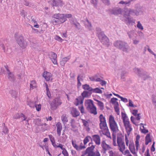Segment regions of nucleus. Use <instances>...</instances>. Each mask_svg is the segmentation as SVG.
<instances>
[{"label": "nucleus", "mask_w": 156, "mask_h": 156, "mask_svg": "<svg viewBox=\"0 0 156 156\" xmlns=\"http://www.w3.org/2000/svg\"><path fill=\"white\" fill-rule=\"evenodd\" d=\"M113 45L117 49L126 53H129L131 50L128 44L124 41L117 40L114 42Z\"/></svg>", "instance_id": "obj_1"}, {"label": "nucleus", "mask_w": 156, "mask_h": 156, "mask_svg": "<svg viewBox=\"0 0 156 156\" xmlns=\"http://www.w3.org/2000/svg\"><path fill=\"white\" fill-rule=\"evenodd\" d=\"M85 105L87 106L86 108L88 112L91 114L96 115L97 114L96 108L91 100H86L85 102Z\"/></svg>", "instance_id": "obj_2"}, {"label": "nucleus", "mask_w": 156, "mask_h": 156, "mask_svg": "<svg viewBox=\"0 0 156 156\" xmlns=\"http://www.w3.org/2000/svg\"><path fill=\"white\" fill-rule=\"evenodd\" d=\"M91 91L85 90L81 94V96H80L78 98H76V100L77 102L75 104L76 106H78L79 104H82L84 98L88 97L89 95H90L92 93Z\"/></svg>", "instance_id": "obj_3"}, {"label": "nucleus", "mask_w": 156, "mask_h": 156, "mask_svg": "<svg viewBox=\"0 0 156 156\" xmlns=\"http://www.w3.org/2000/svg\"><path fill=\"white\" fill-rule=\"evenodd\" d=\"M95 148V146L92 145L90 147H88L86 150L84 155L87 154V156H101L98 151L97 150L96 153L94 151Z\"/></svg>", "instance_id": "obj_4"}, {"label": "nucleus", "mask_w": 156, "mask_h": 156, "mask_svg": "<svg viewBox=\"0 0 156 156\" xmlns=\"http://www.w3.org/2000/svg\"><path fill=\"white\" fill-rule=\"evenodd\" d=\"M109 123L110 128L113 132H115L119 130L117 125L112 115H110Z\"/></svg>", "instance_id": "obj_5"}, {"label": "nucleus", "mask_w": 156, "mask_h": 156, "mask_svg": "<svg viewBox=\"0 0 156 156\" xmlns=\"http://www.w3.org/2000/svg\"><path fill=\"white\" fill-rule=\"evenodd\" d=\"M133 70L136 73L139 74V76L141 77L144 80L148 78H150L148 73L142 69L140 70V69L135 68L133 69Z\"/></svg>", "instance_id": "obj_6"}, {"label": "nucleus", "mask_w": 156, "mask_h": 156, "mask_svg": "<svg viewBox=\"0 0 156 156\" xmlns=\"http://www.w3.org/2000/svg\"><path fill=\"white\" fill-rule=\"evenodd\" d=\"M62 104V102L60 98V97L56 98L53 101L50 103L51 108L52 110H55Z\"/></svg>", "instance_id": "obj_7"}, {"label": "nucleus", "mask_w": 156, "mask_h": 156, "mask_svg": "<svg viewBox=\"0 0 156 156\" xmlns=\"http://www.w3.org/2000/svg\"><path fill=\"white\" fill-rule=\"evenodd\" d=\"M16 39L17 43L22 48H24L27 45V43L25 41L23 37L21 36H18L16 37Z\"/></svg>", "instance_id": "obj_8"}, {"label": "nucleus", "mask_w": 156, "mask_h": 156, "mask_svg": "<svg viewBox=\"0 0 156 156\" xmlns=\"http://www.w3.org/2000/svg\"><path fill=\"white\" fill-rule=\"evenodd\" d=\"M101 43L107 47H108L110 45L108 38L104 34L100 35L98 37Z\"/></svg>", "instance_id": "obj_9"}, {"label": "nucleus", "mask_w": 156, "mask_h": 156, "mask_svg": "<svg viewBox=\"0 0 156 156\" xmlns=\"http://www.w3.org/2000/svg\"><path fill=\"white\" fill-rule=\"evenodd\" d=\"M123 20V21L127 24L133 25L135 23V20L130 16L125 17V19Z\"/></svg>", "instance_id": "obj_10"}, {"label": "nucleus", "mask_w": 156, "mask_h": 156, "mask_svg": "<svg viewBox=\"0 0 156 156\" xmlns=\"http://www.w3.org/2000/svg\"><path fill=\"white\" fill-rule=\"evenodd\" d=\"M49 2L51 3V4L53 7L62 6L63 5L62 1L61 0H50Z\"/></svg>", "instance_id": "obj_11"}, {"label": "nucleus", "mask_w": 156, "mask_h": 156, "mask_svg": "<svg viewBox=\"0 0 156 156\" xmlns=\"http://www.w3.org/2000/svg\"><path fill=\"white\" fill-rule=\"evenodd\" d=\"M57 56L56 54L53 52H51L50 55V58L54 64H57L56 60Z\"/></svg>", "instance_id": "obj_12"}, {"label": "nucleus", "mask_w": 156, "mask_h": 156, "mask_svg": "<svg viewBox=\"0 0 156 156\" xmlns=\"http://www.w3.org/2000/svg\"><path fill=\"white\" fill-rule=\"evenodd\" d=\"M122 11L123 12V10L122 11V9L120 8H114L112 10L111 13L115 15H117L122 14Z\"/></svg>", "instance_id": "obj_13"}, {"label": "nucleus", "mask_w": 156, "mask_h": 156, "mask_svg": "<svg viewBox=\"0 0 156 156\" xmlns=\"http://www.w3.org/2000/svg\"><path fill=\"white\" fill-rule=\"evenodd\" d=\"M52 76V74L51 73L47 71H44L43 75V76L47 81L50 80Z\"/></svg>", "instance_id": "obj_14"}, {"label": "nucleus", "mask_w": 156, "mask_h": 156, "mask_svg": "<svg viewBox=\"0 0 156 156\" xmlns=\"http://www.w3.org/2000/svg\"><path fill=\"white\" fill-rule=\"evenodd\" d=\"M101 146L104 152H105L107 150L111 149V147L108 145L107 144L104 140L102 141Z\"/></svg>", "instance_id": "obj_15"}, {"label": "nucleus", "mask_w": 156, "mask_h": 156, "mask_svg": "<svg viewBox=\"0 0 156 156\" xmlns=\"http://www.w3.org/2000/svg\"><path fill=\"white\" fill-rule=\"evenodd\" d=\"M93 140L95 141L96 144L99 145L101 144L100 138L98 135H94L92 136Z\"/></svg>", "instance_id": "obj_16"}, {"label": "nucleus", "mask_w": 156, "mask_h": 156, "mask_svg": "<svg viewBox=\"0 0 156 156\" xmlns=\"http://www.w3.org/2000/svg\"><path fill=\"white\" fill-rule=\"evenodd\" d=\"M124 126L126 129H129V130H128L129 133L132 130V129L131 127V126L129 123V120H127L124 121H123Z\"/></svg>", "instance_id": "obj_17"}, {"label": "nucleus", "mask_w": 156, "mask_h": 156, "mask_svg": "<svg viewBox=\"0 0 156 156\" xmlns=\"http://www.w3.org/2000/svg\"><path fill=\"white\" fill-rule=\"evenodd\" d=\"M57 127V133L58 136L61 135V131L62 129V125L60 122H58L56 125Z\"/></svg>", "instance_id": "obj_18"}, {"label": "nucleus", "mask_w": 156, "mask_h": 156, "mask_svg": "<svg viewBox=\"0 0 156 156\" xmlns=\"http://www.w3.org/2000/svg\"><path fill=\"white\" fill-rule=\"evenodd\" d=\"M101 126L102 128L101 129H102V127H103L104 128V130H106L105 135L107 136H108V135H110V134L108 131V129L107 125L106 122H102V123Z\"/></svg>", "instance_id": "obj_19"}, {"label": "nucleus", "mask_w": 156, "mask_h": 156, "mask_svg": "<svg viewBox=\"0 0 156 156\" xmlns=\"http://www.w3.org/2000/svg\"><path fill=\"white\" fill-rule=\"evenodd\" d=\"M127 34L130 39H134L136 38L137 35L135 33V31L133 30H130L127 33Z\"/></svg>", "instance_id": "obj_20"}, {"label": "nucleus", "mask_w": 156, "mask_h": 156, "mask_svg": "<svg viewBox=\"0 0 156 156\" xmlns=\"http://www.w3.org/2000/svg\"><path fill=\"white\" fill-rule=\"evenodd\" d=\"M64 14H60V13L55 14L52 16V17L55 19L63 20L64 18Z\"/></svg>", "instance_id": "obj_21"}, {"label": "nucleus", "mask_w": 156, "mask_h": 156, "mask_svg": "<svg viewBox=\"0 0 156 156\" xmlns=\"http://www.w3.org/2000/svg\"><path fill=\"white\" fill-rule=\"evenodd\" d=\"M71 114L74 117H76L80 115V112L75 108H73L72 109Z\"/></svg>", "instance_id": "obj_22"}, {"label": "nucleus", "mask_w": 156, "mask_h": 156, "mask_svg": "<svg viewBox=\"0 0 156 156\" xmlns=\"http://www.w3.org/2000/svg\"><path fill=\"white\" fill-rule=\"evenodd\" d=\"M72 143L73 147L78 151L81 150L83 149H84L86 148L85 146H78L76 144L74 143L73 140L72 141Z\"/></svg>", "instance_id": "obj_23"}, {"label": "nucleus", "mask_w": 156, "mask_h": 156, "mask_svg": "<svg viewBox=\"0 0 156 156\" xmlns=\"http://www.w3.org/2000/svg\"><path fill=\"white\" fill-rule=\"evenodd\" d=\"M129 148L131 152L133 154H135L136 152L135 150V147L133 143H131L130 142V143L129 144Z\"/></svg>", "instance_id": "obj_24"}, {"label": "nucleus", "mask_w": 156, "mask_h": 156, "mask_svg": "<svg viewBox=\"0 0 156 156\" xmlns=\"http://www.w3.org/2000/svg\"><path fill=\"white\" fill-rule=\"evenodd\" d=\"M21 117H23V119H22V120H25L26 119L25 118L24 115L21 113H19L16 114L13 117L14 119H18Z\"/></svg>", "instance_id": "obj_25"}, {"label": "nucleus", "mask_w": 156, "mask_h": 156, "mask_svg": "<svg viewBox=\"0 0 156 156\" xmlns=\"http://www.w3.org/2000/svg\"><path fill=\"white\" fill-rule=\"evenodd\" d=\"M66 21V20H61L58 19H53L52 21V23L54 25H56L57 24H59L64 22Z\"/></svg>", "instance_id": "obj_26"}, {"label": "nucleus", "mask_w": 156, "mask_h": 156, "mask_svg": "<svg viewBox=\"0 0 156 156\" xmlns=\"http://www.w3.org/2000/svg\"><path fill=\"white\" fill-rule=\"evenodd\" d=\"M119 147V150L122 153L123 151L125 149L126 147L125 145V143L123 142L122 144L118 145Z\"/></svg>", "instance_id": "obj_27"}, {"label": "nucleus", "mask_w": 156, "mask_h": 156, "mask_svg": "<svg viewBox=\"0 0 156 156\" xmlns=\"http://www.w3.org/2000/svg\"><path fill=\"white\" fill-rule=\"evenodd\" d=\"M100 123V127L101 129V125L102 122H106L105 118L103 116L102 114H101L99 117Z\"/></svg>", "instance_id": "obj_28"}, {"label": "nucleus", "mask_w": 156, "mask_h": 156, "mask_svg": "<svg viewBox=\"0 0 156 156\" xmlns=\"http://www.w3.org/2000/svg\"><path fill=\"white\" fill-rule=\"evenodd\" d=\"M69 57H67L65 58H63L60 61V64L62 66H64L66 62L68 60H69Z\"/></svg>", "instance_id": "obj_29"}, {"label": "nucleus", "mask_w": 156, "mask_h": 156, "mask_svg": "<svg viewBox=\"0 0 156 156\" xmlns=\"http://www.w3.org/2000/svg\"><path fill=\"white\" fill-rule=\"evenodd\" d=\"M118 99L117 98H112L110 101V102L114 106L115 105H119V103L118 102L116 101Z\"/></svg>", "instance_id": "obj_30"}, {"label": "nucleus", "mask_w": 156, "mask_h": 156, "mask_svg": "<svg viewBox=\"0 0 156 156\" xmlns=\"http://www.w3.org/2000/svg\"><path fill=\"white\" fill-rule=\"evenodd\" d=\"M83 88L84 90H87L89 91H92L93 89L92 87H90L89 85L85 84L83 85Z\"/></svg>", "instance_id": "obj_31"}, {"label": "nucleus", "mask_w": 156, "mask_h": 156, "mask_svg": "<svg viewBox=\"0 0 156 156\" xmlns=\"http://www.w3.org/2000/svg\"><path fill=\"white\" fill-rule=\"evenodd\" d=\"M8 78L10 81H14L15 80V77L11 72L8 73Z\"/></svg>", "instance_id": "obj_32"}, {"label": "nucleus", "mask_w": 156, "mask_h": 156, "mask_svg": "<svg viewBox=\"0 0 156 156\" xmlns=\"http://www.w3.org/2000/svg\"><path fill=\"white\" fill-rule=\"evenodd\" d=\"M97 34L98 35V37H99L100 35H102L104 34L103 32L102 31L101 29L99 27H97L96 28Z\"/></svg>", "instance_id": "obj_33"}, {"label": "nucleus", "mask_w": 156, "mask_h": 156, "mask_svg": "<svg viewBox=\"0 0 156 156\" xmlns=\"http://www.w3.org/2000/svg\"><path fill=\"white\" fill-rule=\"evenodd\" d=\"M61 119L63 123L64 124L68 122L67 117L66 114H63L61 117Z\"/></svg>", "instance_id": "obj_34"}, {"label": "nucleus", "mask_w": 156, "mask_h": 156, "mask_svg": "<svg viewBox=\"0 0 156 156\" xmlns=\"http://www.w3.org/2000/svg\"><path fill=\"white\" fill-rule=\"evenodd\" d=\"M46 85V94L48 97L49 98H51V95L50 93V92L49 90V89L48 87V84L45 83H44Z\"/></svg>", "instance_id": "obj_35"}, {"label": "nucleus", "mask_w": 156, "mask_h": 156, "mask_svg": "<svg viewBox=\"0 0 156 156\" xmlns=\"http://www.w3.org/2000/svg\"><path fill=\"white\" fill-rule=\"evenodd\" d=\"M122 115V118L123 119V121L129 120V119L128 118V117L127 116L126 114L125 113H124L123 112H121Z\"/></svg>", "instance_id": "obj_36"}, {"label": "nucleus", "mask_w": 156, "mask_h": 156, "mask_svg": "<svg viewBox=\"0 0 156 156\" xmlns=\"http://www.w3.org/2000/svg\"><path fill=\"white\" fill-rule=\"evenodd\" d=\"M23 4L24 5L30 7H32L34 6V5L33 3L30 2H29L28 1H25L23 3Z\"/></svg>", "instance_id": "obj_37"}, {"label": "nucleus", "mask_w": 156, "mask_h": 156, "mask_svg": "<svg viewBox=\"0 0 156 156\" xmlns=\"http://www.w3.org/2000/svg\"><path fill=\"white\" fill-rule=\"evenodd\" d=\"M9 93L12 95V97L13 98H16L17 95V93L16 91L13 90L9 91Z\"/></svg>", "instance_id": "obj_38"}, {"label": "nucleus", "mask_w": 156, "mask_h": 156, "mask_svg": "<svg viewBox=\"0 0 156 156\" xmlns=\"http://www.w3.org/2000/svg\"><path fill=\"white\" fill-rule=\"evenodd\" d=\"M89 138L91 140H92V138L90 136H87L84 138V140H83V143L85 145L87 143L89 142Z\"/></svg>", "instance_id": "obj_39"}, {"label": "nucleus", "mask_w": 156, "mask_h": 156, "mask_svg": "<svg viewBox=\"0 0 156 156\" xmlns=\"http://www.w3.org/2000/svg\"><path fill=\"white\" fill-rule=\"evenodd\" d=\"M152 103L156 108V96L153 95L152 96Z\"/></svg>", "instance_id": "obj_40"}, {"label": "nucleus", "mask_w": 156, "mask_h": 156, "mask_svg": "<svg viewBox=\"0 0 156 156\" xmlns=\"http://www.w3.org/2000/svg\"><path fill=\"white\" fill-rule=\"evenodd\" d=\"M92 91L94 93H98L100 94H101L102 93V90L98 88H96L94 89H93Z\"/></svg>", "instance_id": "obj_41"}, {"label": "nucleus", "mask_w": 156, "mask_h": 156, "mask_svg": "<svg viewBox=\"0 0 156 156\" xmlns=\"http://www.w3.org/2000/svg\"><path fill=\"white\" fill-rule=\"evenodd\" d=\"M129 9H126L124 10L125 12L123 13V20L125 19V17H126V16H129Z\"/></svg>", "instance_id": "obj_42"}, {"label": "nucleus", "mask_w": 156, "mask_h": 156, "mask_svg": "<svg viewBox=\"0 0 156 156\" xmlns=\"http://www.w3.org/2000/svg\"><path fill=\"white\" fill-rule=\"evenodd\" d=\"M119 3L120 4L124 5H129L130 3V1H121L119 2Z\"/></svg>", "instance_id": "obj_43"}, {"label": "nucleus", "mask_w": 156, "mask_h": 156, "mask_svg": "<svg viewBox=\"0 0 156 156\" xmlns=\"http://www.w3.org/2000/svg\"><path fill=\"white\" fill-rule=\"evenodd\" d=\"M117 142L118 145L122 144L124 142L122 140V138L121 137L118 136L117 137Z\"/></svg>", "instance_id": "obj_44"}, {"label": "nucleus", "mask_w": 156, "mask_h": 156, "mask_svg": "<svg viewBox=\"0 0 156 156\" xmlns=\"http://www.w3.org/2000/svg\"><path fill=\"white\" fill-rule=\"evenodd\" d=\"M64 18H63V20H66V21L67 20L66 18H71L72 16V15L71 14H64Z\"/></svg>", "instance_id": "obj_45"}, {"label": "nucleus", "mask_w": 156, "mask_h": 156, "mask_svg": "<svg viewBox=\"0 0 156 156\" xmlns=\"http://www.w3.org/2000/svg\"><path fill=\"white\" fill-rule=\"evenodd\" d=\"M85 26L86 28L89 30H92V26L91 23H87V24H85Z\"/></svg>", "instance_id": "obj_46"}, {"label": "nucleus", "mask_w": 156, "mask_h": 156, "mask_svg": "<svg viewBox=\"0 0 156 156\" xmlns=\"http://www.w3.org/2000/svg\"><path fill=\"white\" fill-rule=\"evenodd\" d=\"M98 104L100 107V109L101 110H103L104 109V105L102 102L100 101H98Z\"/></svg>", "instance_id": "obj_47"}, {"label": "nucleus", "mask_w": 156, "mask_h": 156, "mask_svg": "<svg viewBox=\"0 0 156 156\" xmlns=\"http://www.w3.org/2000/svg\"><path fill=\"white\" fill-rule=\"evenodd\" d=\"M75 27L78 30H80L81 28V26L80 23L78 22H76L74 24Z\"/></svg>", "instance_id": "obj_48"}, {"label": "nucleus", "mask_w": 156, "mask_h": 156, "mask_svg": "<svg viewBox=\"0 0 156 156\" xmlns=\"http://www.w3.org/2000/svg\"><path fill=\"white\" fill-rule=\"evenodd\" d=\"M114 108L115 110V111L117 112V114L118 115H119V105H115L114 106Z\"/></svg>", "instance_id": "obj_49"}, {"label": "nucleus", "mask_w": 156, "mask_h": 156, "mask_svg": "<svg viewBox=\"0 0 156 156\" xmlns=\"http://www.w3.org/2000/svg\"><path fill=\"white\" fill-rule=\"evenodd\" d=\"M27 105L31 108H34L35 105V104L33 102H28Z\"/></svg>", "instance_id": "obj_50"}, {"label": "nucleus", "mask_w": 156, "mask_h": 156, "mask_svg": "<svg viewBox=\"0 0 156 156\" xmlns=\"http://www.w3.org/2000/svg\"><path fill=\"white\" fill-rule=\"evenodd\" d=\"M80 76L78 75L77 78V80L78 81L77 87L78 88H79L80 87L81 85V83L80 82Z\"/></svg>", "instance_id": "obj_51"}, {"label": "nucleus", "mask_w": 156, "mask_h": 156, "mask_svg": "<svg viewBox=\"0 0 156 156\" xmlns=\"http://www.w3.org/2000/svg\"><path fill=\"white\" fill-rule=\"evenodd\" d=\"M121 77L122 79H124V76H125V75L127 73V72L125 70H121Z\"/></svg>", "instance_id": "obj_52"}, {"label": "nucleus", "mask_w": 156, "mask_h": 156, "mask_svg": "<svg viewBox=\"0 0 156 156\" xmlns=\"http://www.w3.org/2000/svg\"><path fill=\"white\" fill-rule=\"evenodd\" d=\"M137 27L139 29L143 30L144 29L143 27L140 23V21H138L137 25Z\"/></svg>", "instance_id": "obj_53"}, {"label": "nucleus", "mask_w": 156, "mask_h": 156, "mask_svg": "<svg viewBox=\"0 0 156 156\" xmlns=\"http://www.w3.org/2000/svg\"><path fill=\"white\" fill-rule=\"evenodd\" d=\"M62 154L64 156H69L65 148L62 150Z\"/></svg>", "instance_id": "obj_54"}, {"label": "nucleus", "mask_w": 156, "mask_h": 156, "mask_svg": "<svg viewBox=\"0 0 156 156\" xmlns=\"http://www.w3.org/2000/svg\"><path fill=\"white\" fill-rule=\"evenodd\" d=\"M35 107L36 108V109L37 111H39L41 110V105L40 104L38 105L35 104Z\"/></svg>", "instance_id": "obj_55"}, {"label": "nucleus", "mask_w": 156, "mask_h": 156, "mask_svg": "<svg viewBox=\"0 0 156 156\" xmlns=\"http://www.w3.org/2000/svg\"><path fill=\"white\" fill-rule=\"evenodd\" d=\"M82 122L83 123V125L85 127H88L89 126L88 122L86 120L83 119Z\"/></svg>", "instance_id": "obj_56"}, {"label": "nucleus", "mask_w": 156, "mask_h": 156, "mask_svg": "<svg viewBox=\"0 0 156 156\" xmlns=\"http://www.w3.org/2000/svg\"><path fill=\"white\" fill-rule=\"evenodd\" d=\"M90 2L95 6H96L98 3V0H90Z\"/></svg>", "instance_id": "obj_57"}, {"label": "nucleus", "mask_w": 156, "mask_h": 156, "mask_svg": "<svg viewBox=\"0 0 156 156\" xmlns=\"http://www.w3.org/2000/svg\"><path fill=\"white\" fill-rule=\"evenodd\" d=\"M55 38L56 40H57L61 42H62V41L63 40L60 37L58 36H56L55 37Z\"/></svg>", "instance_id": "obj_58"}, {"label": "nucleus", "mask_w": 156, "mask_h": 156, "mask_svg": "<svg viewBox=\"0 0 156 156\" xmlns=\"http://www.w3.org/2000/svg\"><path fill=\"white\" fill-rule=\"evenodd\" d=\"M70 22L73 25L76 22H77L76 19L74 18H72L70 20Z\"/></svg>", "instance_id": "obj_59"}, {"label": "nucleus", "mask_w": 156, "mask_h": 156, "mask_svg": "<svg viewBox=\"0 0 156 156\" xmlns=\"http://www.w3.org/2000/svg\"><path fill=\"white\" fill-rule=\"evenodd\" d=\"M136 10L129 9V11L128 12H129V15L131 14L132 15H133L134 14Z\"/></svg>", "instance_id": "obj_60"}, {"label": "nucleus", "mask_w": 156, "mask_h": 156, "mask_svg": "<svg viewBox=\"0 0 156 156\" xmlns=\"http://www.w3.org/2000/svg\"><path fill=\"white\" fill-rule=\"evenodd\" d=\"M3 132L4 133H7L8 132V129L5 126H4V127L3 128Z\"/></svg>", "instance_id": "obj_61"}, {"label": "nucleus", "mask_w": 156, "mask_h": 156, "mask_svg": "<svg viewBox=\"0 0 156 156\" xmlns=\"http://www.w3.org/2000/svg\"><path fill=\"white\" fill-rule=\"evenodd\" d=\"M103 2L105 5H109L110 4V2L109 0H101Z\"/></svg>", "instance_id": "obj_62"}, {"label": "nucleus", "mask_w": 156, "mask_h": 156, "mask_svg": "<svg viewBox=\"0 0 156 156\" xmlns=\"http://www.w3.org/2000/svg\"><path fill=\"white\" fill-rule=\"evenodd\" d=\"M140 129L141 130V132L144 134H146L148 132V131L147 129H142L140 128Z\"/></svg>", "instance_id": "obj_63"}, {"label": "nucleus", "mask_w": 156, "mask_h": 156, "mask_svg": "<svg viewBox=\"0 0 156 156\" xmlns=\"http://www.w3.org/2000/svg\"><path fill=\"white\" fill-rule=\"evenodd\" d=\"M145 140L147 141H149L150 140H151V139L150 137V134H148L145 137Z\"/></svg>", "instance_id": "obj_64"}]
</instances>
